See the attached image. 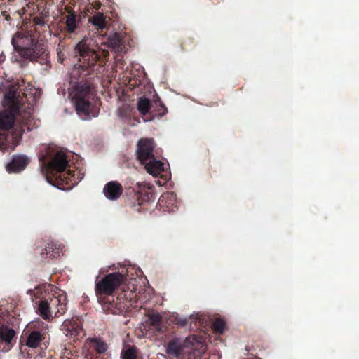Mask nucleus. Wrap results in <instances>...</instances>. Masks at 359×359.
<instances>
[{
	"mask_svg": "<svg viewBox=\"0 0 359 359\" xmlns=\"http://www.w3.org/2000/svg\"><path fill=\"white\" fill-rule=\"evenodd\" d=\"M115 63L118 66L119 65H123V56L120 55V53H117V55L114 57Z\"/></svg>",
	"mask_w": 359,
	"mask_h": 359,
	"instance_id": "nucleus-32",
	"label": "nucleus"
},
{
	"mask_svg": "<svg viewBox=\"0 0 359 359\" xmlns=\"http://www.w3.org/2000/svg\"><path fill=\"white\" fill-rule=\"evenodd\" d=\"M226 322L222 318H217L212 323V329L217 334H222L224 331Z\"/></svg>",
	"mask_w": 359,
	"mask_h": 359,
	"instance_id": "nucleus-28",
	"label": "nucleus"
},
{
	"mask_svg": "<svg viewBox=\"0 0 359 359\" xmlns=\"http://www.w3.org/2000/svg\"><path fill=\"white\" fill-rule=\"evenodd\" d=\"M125 280L124 275L118 272L109 273L100 280L97 279L95 287L97 297L112 295Z\"/></svg>",
	"mask_w": 359,
	"mask_h": 359,
	"instance_id": "nucleus-9",
	"label": "nucleus"
},
{
	"mask_svg": "<svg viewBox=\"0 0 359 359\" xmlns=\"http://www.w3.org/2000/svg\"><path fill=\"white\" fill-rule=\"evenodd\" d=\"M11 44L14 50L23 59L39 62L41 65L50 62L44 45L35 39L32 30L17 32L11 39Z\"/></svg>",
	"mask_w": 359,
	"mask_h": 359,
	"instance_id": "nucleus-4",
	"label": "nucleus"
},
{
	"mask_svg": "<svg viewBox=\"0 0 359 359\" xmlns=\"http://www.w3.org/2000/svg\"><path fill=\"white\" fill-rule=\"evenodd\" d=\"M34 22L36 25H44V20L42 18L36 17L34 18Z\"/></svg>",
	"mask_w": 359,
	"mask_h": 359,
	"instance_id": "nucleus-33",
	"label": "nucleus"
},
{
	"mask_svg": "<svg viewBox=\"0 0 359 359\" xmlns=\"http://www.w3.org/2000/svg\"><path fill=\"white\" fill-rule=\"evenodd\" d=\"M154 187L144 182H137L135 187L129 189L126 200L128 205L133 211L141 212L146 210L147 203L154 199Z\"/></svg>",
	"mask_w": 359,
	"mask_h": 359,
	"instance_id": "nucleus-7",
	"label": "nucleus"
},
{
	"mask_svg": "<svg viewBox=\"0 0 359 359\" xmlns=\"http://www.w3.org/2000/svg\"><path fill=\"white\" fill-rule=\"evenodd\" d=\"M32 327L37 330L27 332L25 339V345L31 348L39 347L43 340L46 339L47 333V325L43 322L36 321L33 323Z\"/></svg>",
	"mask_w": 359,
	"mask_h": 359,
	"instance_id": "nucleus-11",
	"label": "nucleus"
},
{
	"mask_svg": "<svg viewBox=\"0 0 359 359\" xmlns=\"http://www.w3.org/2000/svg\"><path fill=\"white\" fill-rule=\"evenodd\" d=\"M176 194L172 192L165 193L161 196L160 201L161 203L165 202L166 205H173L176 201Z\"/></svg>",
	"mask_w": 359,
	"mask_h": 359,
	"instance_id": "nucleus-29",
	"label": "nucleus"
},
{
	"mask_svg": "<svg viewBox=\"0 0 359 359\" xmlns=\"http://www.w3.org/2000/svg\"><path fill=\"white\" fill-rule=\"evenodd\" d=\"M12 62H18V60L17 58H15V60H13L12 59Z\"/></svg>",
	"mask_w": 359,
	"mask_h": 359,
	"instance_id": "nucleus-36",
	"label": "nucleus"
},
{
	"mask_svg": "<svg viewBox=\"0 0 359 359\" xmlns=\"http://www.w3.org/2000/svg\"><path fill=\"white\" fill-rule=\"evenodd\" d=\"M153 102L146 97H140L137 102V110L144 121H151L155 118V109Z\"/></svg>",
	"mask_w": 359,
	"mask_h": 359,
	"instance_id": "nucleus-16",
	"label": "nucleus"
},
{
	"mask_svg": "<svg viewBox=\"0 0 359 359\" xmlns=\"http://www.w3.org/2000/svg\"><path fill=\"white\" fill-rule=\"evenodd\" d=\"M175 322L179 327H184L189 325L191 330H199L202 326V320L191 316L189 318L177 317Z\"/></svg>",
	"mask_w": 359,
	"mask_h": 359,
	"instance_id": "nucleus-21",
	"label": "nucleus"
},
{
	"mask_svg": "<svg viewBox=\"0 0 359 359\" xmlns=\"http://www.w3.org/2000/svg\"><path fill=\"white\" fill-rule=\"evenodd\" d=\"M89 344L90 347L95 350L98 354L105 353L108 348L107 344L100 339H91Z\"/></svg>",
	"mask_w": 359,
	"mask_h": 359,
	"instance_id": "nucleus-24",
	"label": "nucleus"
},
{
	"mask_svg": "<svg viewBox=\"0 0 359 359\" xmlns=\"http://www.w3.org/2000/svg\"><path fill=\"white\" fill-rule=\"evenodd\" d=\"M57 61L60 63H62L65 58V53H63V50L60 48H57Z\"/></svg>",
	"mask_w": 359,
	"mask_h": 359,
	"instance_id": "nucleus-30",
	"label": "nucleus"
},
{
	"mask_svg": "<svg viewBox=\"0 0 359 359\" xmlns=\"http://www.w3.org/2000/svg\"><path fill=\"white\" fill-rule=\"evenodd\" d=\"M93 9L99 10L102 6V3L99 0H94L91 2Z\"/></svg>",
	"mask_w": 359,
	"mask_h": 359,
	"instance_id": "nucleus-31",
	"label": "nucleus"
},
{
	"mask_svg": "<svg viewBox=\"0 0 359 359\" xmlns=\"http://www.w3.org/2000/svg\"><path fill=\"white\" fill-rule=\"evenodd\" d=\"M133 108L128 104H123L118 109L117 114L119 118L123 121H126L131 118L133 115Z\"/></svg>",
	"mask_w": 359,
	"mask_h": 359,
	"instance_id": "nucleus-25",
	"label": "nucleus"
},
{
	"mask_svg": "<svg viewBox=\"0 0 359 359\" xmlns=\"http://www.w3.org/2000/svg\"><path fill=\"white\" fill-rule=\"evenodd\" d=\"M108 46L115 53H121L125 49L124 36L121 33H114L108 38Z\"/></svg>",
	"mask_w": 359,
	"mask_h": 359,
	"instance_id": "nucleus-20",
	"label": "nucleus"
},
{
	"mask_svg": "<svg viewBox=\"0 0 359 359\" xmlns=\"http://www.w3.org/2000/svg\"><path fill=\"white\" fill-rule=\"evenodd\" d=\"M74 53L79 57V64L70 74L71 83H75L73 100L79 116L87 120L90 118V100L94 98L95 90L86 77L91 74L97 62L104 64L109 53L107 50L100 48L93 37L87 36L76 45Z\"/></svg>",
	"mask_w": 359,
	"mask_h": 359,
	"instance_id": "nucleus-1",
	"label": "nucleus"
},
{
	"mask_svg": "<svg viewBox=\"0 0 359 359\" xmlns=\"http://www.w3.org/2000/svg\"><path fill=\"white\" fill-rule=\"evenodd\" d=\"M0 306V351L7 352L15 342L16 332L14 323L16 319L12 316L8 309H3Z\"/></svg>",
	"mask_w": 359,
	"mask_h": 359,
	"instance_id": "nucleus-8",
	"label": "nucleus"
},
{
	"mask_svg": "<svg viewBox=\"0 0 359 359\" xmlns=\"http://www.w3.org/2000/svg\"><path fill=\"white\" fill-rule=\"evenodd\" d=\"M125 296L121 293L116 299L113 295H109L97 297V300L104 313L116 315L126 312L129 307V302Z\"/></svg>",
	"mask_w": 359,
	"mask_h": 359,
	"instance_id": "nucleus-10",
	"label": "nucleus"
},
{
	"mask_svg": "<svg viewBox=\"0 0 359 359\" xmlns=\"http://www.w3.org/2000/svg\"><path fill=\"white\" fill-rule=\"evenodd\" d=\"M29 162V158L25 154L14 155L6 165V171L9 173L20 172L25 169Z\"/></svg>",
	"mask_w": 359,
	"mask_h": 359,
	"instance_id": "nucleus-15",
	"label": "nucleus"
},
{
	"mask_svg": "<svg viewBox=\"0 0 359 359\" xmlns=\"http://www.w3.org/2000/svg\"><path fill=\"white\" fill-rule=\"evenodd\" d=\"M62 330L67 337L79 339L84 335L82 323L79 318L65 320L62 325Z\"/></svg>",
	"mask_w": 359,
	"mask_h": 359,
	"instance_id": "nucleus-14",
	"label": "nucleus"
},
{
	"mask_svg": "<svg viewBox=\"0 0 359 359\" xmlns=\"http://www.w3.org/2000/svg\"><path fill=\"white\" fill-rule=\"evenodd\" d=\"M16 88L10 86L4 95L9 104L8 110L0 113V150L5 151L15 147L22 139L25 131L33 129L31 109L25 111L18 100Z\"/></svg>",
	"mask_w": 359,
	"mask_h": 359,
	"instance_id": "nucleus-2",
	"label": "nucleus"
},
{
	"mask_svg": "<svg viewBox=\"0 0 359 359\" xmlns=\"http://www.w3.org/2000/svg\"><path fill=\"white\" fill-rule=\"evenodd\" d=\"M6 60V55L4 53L0 54V65L3 64Z\"/></svg>",
	"mask_w": 359,
	"mask_h": 359,
	"instance_id": "nucleus-35",
	"label": "nucleus"
},
{
	"mask_svg": "<svg viewBox=\"0 0 359 359\" xmlns=\"http://www.w3.org/2000/svg\"><path fill=\"white\" fill-rule=\"evenodd\" d=\"M103 193L108 199L116 200L123 194V187L117 181H111L105 184Z\"/></svg>",
	"mask_w": 359,
	"mask_h": 359,
	"instance_id": "nucleus-18",
	"label": "nucleus"
},
{
	"mask_svg": "<svg viewBox=\"0 0 359 359\" xmlns=\"http://www.w3.org/2000/svg\"><path fill=\"white\" fill-rule=\"evenodd\" d=\"M1 15L4 17V19L6 20V21H10L11 18L10 16V15L7 13V11H3L1 13Z\"/></svg>",
	"mask_w": 359,
	"mask_h": 359,
	"instance_id": "nucleus-34",
	"label": "nucleus"
},
{
	"mask_svg": "<svg viewBox=\"0 0 359 359\" xmlns=\"http://www.w3.org/2000/svg\"><path fill=\"white\" fill-rule=\"evenodd\" d=\"M45 156L39 157L41 172L46 180L60 189L69 190L76 186L83 175L80 171L72 170L69 167L67 155L63 151H57L50 161Z\"/></svg>",
	"mask_w": 359,
	"mask_h": 359,
	"instance_id": "nucleus-3",
	"label": "nucleus"
},
{
	"mask_svg": "<svg viewBox=\"0 0 359 359\" xmlns=\"http://www.w3.org/2000/svg\"><path fill=\"white\" fill-rule=\"evenodd\" d=\"M67 310V294L60 290H54L41 299L39 303L38 313L46 320H52L66 313Z\"/></svg>",
	"mask_w": 359,
	"mask_h": 359,
	"instance_id": "nucleus-6",
	"label": "nucleus"
},
{
	"mask_svg": "<svg viewBox=\"0 0 359 359\" xmlns=\"http://www.w3.org/2000/svg\"><path fill=\"white\" fill-rule=\"evenodd\" d=\"M142 164L144 165L147 172L153 176H157L164 170V164L156 157Z\"/></svg>",
	"mask_w": 359,
	"mask_h": 359,
	"instance_id": "nucleus-22",
	"label": "nucleus"
},
{
	"mask_svg": "<svg viewBox=\"0 0 359 359\" xmlns=\"http://www.w3.org/2000/svg\"><path fill=\"white\" fill-rule=\"evenodd\" d=\"M156 144L152 138L143 137L137 143L136 155L137 160L141 163H145L148 160L155 157L154 149Z\"/></svg>",
	"mask_w": 359,
	"mask_h": 359,
	"instance_id": "nucleus-12",
	"label": "nucleus"
},
{
	"mask_svg": "<svg viewBox=\"0 0 359 359\" xmlns=\"http://www.w3.org/2000/svg\"><path fill=\"white\" fill-rule=\"evenodd\" d=\"M61 252L62 248L60 245L53 243H49L40 252L41 260L44 262H49L59 257Z\"/></svg>",
	"mask_w": 359,
	"mask_h": 359,
	"instance_id": "nucleus-17",
	"label": "nucleus"
},
{
	"mask_svg": "<svg viewBox=\"0 0 359 359\" xmlns=\"http://www.w3.org/2000/svg\"><path fill=\"white\" fill-rule=\"evenodd\" d=\"M153 104L154 105V107L152 109H156L155 117H162L163 116L167 114L168 109L161 102L158 96H157L156 100H154Z\"/></svg>",
	"mask_w": 359,
	"mask_h": 359,
	"instance_id": "nucleus-26",
	"label": "nucleus"
},
{
	"mask_svg": "<svg viewBox=\"0 0 359 359\" xmlns=\"http://www.w3.org/2000/svg\"><path fill=\"white\" fill-rule=\"evenodd\" d=\"M122 359H142V356L137 353V348L135 346H132L128 349L122 351Z\"/></svg>",
	"mask_w": 359,
	"mask_h": 359,
	"instance_id": "nucleus-27",
	"label": "nucleus"
},
{
	"mask_svg": "<svg viewBox=\"0 0 359 359\" xmlns=\"http://www.w3.org/2000/svg\"><path fill=\"white\" fill-rule=\"evenodd\" d=\"M202 347V337L192 334L186 338L173 337L165 346V352L170 358L177 359H201V353L197 348Z\"/></svg>",
	"mask_w": 359,
	"mask_h": 359,
	"instance_id": "nucleus-5",
	"label": "nucleus"
},
{
	"mask_svg": "<svg viewBox=\"0 0 359 359\" xmlns=\"http://www.w3.org/2000/svg\"><path fill=\"white\" fill-rule=\"evenodd\" d=\"M149 320L153 328L158 332L164 331L163 326V318L158 312H154L149 316Z\"/></svg>",
	"mask_w": 359,
	"mask_h": 359,
	"instance_id": "nucleus-23",
	"label": "nucleus"
},
{
	"mask_svg": "<svg viewBox=\"0 0 359 359\" xmlns=\"http://www.w3.org/2000/svg\"><path fill=\"white\" fill-rule=\"evenodd\" d=\"M253 359H261V358H253Z\"/></svg>",
	"mask_w": 359,
	"mask_h": 359,
	"instance_id": "nucleus-37",
	"label": "nucleus"
},
{
	"mask_svg": "<svg viewBox=\"0 0 359 359\" xmlns=\"http://www.w3.org/2000/svg\"><path fill=\"white\" fill-rule=\"evenodd\" d=\"M107 16L102 12H95L94 15L88 18V22L95 27L97 33H102L107 27Z\"/></svg>",
	"mask_w": 359,
	"mask_h": 359,
	"instance_id": "nucleus-19",
	"label": "nucleus"
},
{
	"mask_svg": "<svg viewBox=\"0 0 359 359\" xmlns=\"http://www.w3.org/2000/svg\"><path fill=\"white\" fill-rule=\"evenodd\" d=\"M61 32L71 38L76 35L80 30V17L74 11H69L68 14L60 21Z\"/></svg>",
	"mask_w": 359,
	"mask_h": 359,
	"instance_id": "nucleus-13",
	"label": "nucleus"
}]
</instances>
